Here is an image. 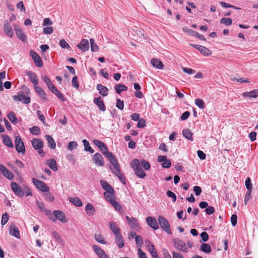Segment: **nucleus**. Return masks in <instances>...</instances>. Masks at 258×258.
Segmentation results:
<instances>
[{
    "label": "nucleus",
    "instance_id": "nucleus-51",
    "mask_svg": "<svg viewBox=\"0 0 258 258\" xmlns=\"http://www.w3.org/2000/svg\"><path fill=\"white\" fill-rule=\"evenodd\" d=\"M52 93L56 95L57 97L61 101H64L66 100V99L63 94H61L57 88L55 89Z\"/></svg>",
    "mask_w": 258,
    "mask_h": 258
},
{
    "label": "nucleus",
    "instance_id": "nucleus-47",
    "mask_svg": "<svg viewBox=\"0 0 258 258\" xmlns=\"http://www.w3.org/2000/svg\"><path fill=\"white\" fill-rule=\"evenodd\" d=\"M195 104L200 109H204L205 107V104L201 98L196 99L195 100Z\"/></svg>",
    "mask_w": 258,
    "mask_h": 258
},
{
    "label": "nucleus",
    "instance_id": "nucleus-22",
    "mask_svg": "<svg viewBox=\"0 0 258 258\" xmlns=\"http://www.w3.org/2000/svg\"><path fill=\"white\" fill-rule=\"evenodd\" d=\"M9 233L17 238H20V232L18 228L13 224L11 225L10 227Z\"/></svg>",
    "mask_w": 258,
    "mask_h": 258
},
{
    "label": "nucleus",
    "instance_id": "nucleus-32",
    "mask_svg": "<svg viewBox=\"0 0 258 258\" xmlns=\"http://www.w3.org/2000/svg\"><path fill=\"white\" fill-rule=\"evenodd\" d=\"M147 248L153 258H159L153 244L147 245Z\"/></svg>",
    "mask_w": 258,
    "mask_h": 258
},
{
    "label": "nucleus",
    "instance_id": "nucleus-6",
    "mask_svg": "<svg viewBox=\"0 0 258 258\" xmlns=\"http://www.w3.org/2000/svg\"><path fill=\"white\" fill-rule=\"evenodd\" d=\"M15 144L16 151L22 155L25 153V148L23 142L19 136L15 137Z\"/></svg>",
    "mask_w": 258,
    "mask_h": 258
},
{
    "label": "nucleus",
    "instance_id": "nucleus-26",
    "mask_svg": "<svg viewBox=\"0 0 258 258\" xmlns=\"http://www.w3.org/2000/svg\"><path fill=\"white\" fill-rule=\"evenodd\" d=\"M2 137L3 138V143L6 146L9 147L10 148H13L14 147V145L8 136L2 135Z\"/></svg>",
    "mask_w": 258,
    "mask_h": 258
},
{
    "label": "nucleus",
    "instance_id": "nucleus-64",
    "mask_svg": "<svg viewBox=\"0 0 258 258\" xmlns=\"http://www.w3.org/2000/svg\"><path fill=\"white\" fill-rule=\"evenodd\" d=\"M53 32V28L52 27H46L43 29V32L45 34H50Z\"/></svg>",
    "mask_w": 258,
    "mask_h": 258
},
{
    "label": "nucleus",
    "instance_id": "nucleus-42",
    "mask_svg": "<svg viewBox=\"0 0 258 258\" xmlns=\"http://www.w3.org/2000/svg\"><path fill=\"white\" fill-rule=\"evenodd\" d=\"M70 202L77 207H81L82 206V201L77 197L70 198Z\"/></svg>",
    "mask_w": 258,
    "mask_h": 258
},
{
    "label": "nucleus",
    "instance_id": "nucleus-35",
    "mask_svg": "<svg viewBox=\"0 0 258 258\" xmlns=\"http://www.w3.org/2000/svg\"><path fill=\"white\" fill-rule=\"evenodd\" d=\"M114 191L113 189H112V191L106 190L103 193L104 197L109 203L110 202V200H114Z\"/></svg>",
    "mask_w": 258,
    "mask_h": 258
},
{
    "label": "nucleus",
    "instance_id": "nucleus-21",
    "mask_svg": "<svg viewBox=\"0 0 258 258\" xmlns=\"http://www.w3.org/2000/svg\"><path fill=\"white\" fill-rule=\"evenodd\" d=\"M93 102L101 111H105L106 110V107L100 97L94 98Z\"/></svg>",
    "mask_w": 258,
    "mask_h": 258
},
{
    "label": "nucleus",
    "instance_id": "nucleus-59",
    "mask_svg": "<svg viewBox=\"0 0 258 258\" xmlns=\"http://www.w3.org/2000/svg\"><path fill=\"white\" fill-rule=\"evenodd\" d=\"M72 86L75 88L78 89L79 87V83H78V77L77 76H75L72 81Z\"/></svg>",
    "mask_w": 258,
    "mask_h": 258
},
{
    "label": "nucleus",
    "instance_id": "nucleus-44",
    "mask_svg": "<svg viewBox=\"0 0 258 258\" xmlns=\"http://www.w3.org/2000/svg\"><path fill=\"white\" fill-rule=\"evenodd\" d=\"M52 234L53 237L54 239H55V240H56V241L57 242H58L60 244H63V240H62L61 237L60 236V235L59 234V233L57 232H56L55 231H53L52 232Z\"/></svg>",
    "mask_w": 258,
    "mask_h": 258
},
{
    "label": "nucleus",
    "instance_id": "nucleus-40",
    "mask_svg": "<svg viewBox=\"0 0 258 258\" xmlns=\"http://www.w3.org/2000/svg\"><path fill=\"white\" fill-rule=\"evenodd\" d=\"M201 250L206 253H210L212 251L211 246L206 243H204L201 246Z\"/></svg>",
    "mask_w": 258,
    "mask_h": 258
},
{
    "label": "nucleus",
    "instance_id": "nucleus-25",
    "mask_svg": "<svg viewBox=\"0 0 258 258\" xmlns=\"http://www.w3.org/2000/svg\"><path fill=\"white\" fill-rule=\"evenodd\" d=\"M34 88L35 90V91L37 92V93L39 95V96L41 98V99L43 100H47V97L46 93H45L43 89H42L41 88L37 86H34Z\"/></svg>",
    "mask_w": 258,
    "mask_h": 258
},
{
    "label": "nucleus",
    "instance_id": "nucleus-10",
    "mask_svg": "<svg viewBox=\"0 0 258 258\" xmlns=\"http://www.w3.org/2000/svg\"><path fill=\"white\" fill-rule=\"evenodd\" d=\"M174 244L175 248L180 251L184 252H188V248L186 246L185 242L179 239L174 240Z\"/></svg>",
    "mask_w": 258,
    "mask_h": 258
},
{
    "label": "nucleus",
    "instance_id": "nucleus-58",
    "mask_svg": "<svg viewBox=\"0 0 258 258\" xmlns=\"http://www.w3.org/2000/svg\"><path fill=\"white\" fill-rule=\"evenodd\" d=\"M116 107L120 110H122L124 107L123 101L121 100L120 99H117Z\"/></svg>",
    "mask_w": 258,
    "mask_h": 258
},
{
    "label": "nucleus",
    "instance_id": "nucleus-38",
    "mask_svg": "<svg viewBox=\"0 0 258 258\" xmlns=\"http://www.w3.org/2000/svg\"><path fill=\"white\" fill-rule=\"evenodd\" d=\"M82 142L83 143V145L84 146V150L85 151L89 152L90 153H93L94 152V150L91 148L89 142L87 140L84 139L82 141Z\"/></svg>",
    "mask_w": 258,
    "mask_h": 258
},
{
    "label": "nucleus",
    "instance_id": "nucleus-29",
    "mask_svg": "<svg viewBox=\"0 0 258 258\" xmlns=\"http://www.w3.org/2000/svg\"><path fill=\"white\" fill-rule=\"evenodd\" d=\"M153 67L159 69H162L164 67L163 63L159 59L152 58L151 61Z\"/></svg>",
    "mask_w": 258,
    "mask_h": 258
},
{
    "label": "nucleus",
    "instance_id": "nucleus-36",
    "mask_svg": "<svg viewBox=\"0 0 258 258\" xmlns=\"http://www.w3.org/2000/svg\"><path fill=\"white\" fill-rule=\"evenodd\" d=\"M182 135L183 136L187 139L190 141H193L192 134L189 129H184L182 131Z\"/></svg>",
    "mask_w": 258,
    "mask_h": 258
},
{
    "label": "nucleus",
    "instance_id": "nucleus-4",
    "mask_svg": "<svg viewBox=\"0 0 258 258\" xmlns=\"http://www.w3.org/2000/svg\"><path fill=\"white\" fill-rule=\"evenodd\" d=\"M49 218L53 222H56L57 219L62 223L67 222L65 215L60 210L54 211L53 215H49Z\"/></svg>",
    "mask_w": 258,
    "mask_h": 258
},
{
    "label": "nucleus",
    "instance_id": "nucleus-5",
    "mask_svg": "<svg viewBox=\"0 0 258 258\" xmlns=\"http://www.w3.org/2000/svg\"><path fill=\"white\" fill-rule=\"evenodd\" d=\"M158 223L161 228L165 231L168 234L172 233L170 224L168 221L163 217L159 216L158 218Z\"/></svg>",
    "mask_w": 258,
    "mask_h": 258
},
{
    "label": "nucleus",
    "instance_id": "nucleus-30",
    "mask_svg": "<svg viewBox=\"0 0 258 258\" xmlns=\"http://www.w3.org/2000/svg\"><path fill=\"white\" fill-rule=\"evenodd\" d=\"M45 138L47 141L48 147L51 149H54L56 147V144L53 138L50 135H46Z\"/></svg>",
    "mask_w": 258,
    "mask_h": 258
},
{
    "label": "nucleus",
    "instance_id": "nucleus-11",
    "mask_svg": "<svg viewBox=\"0 0 258 258\" xmlns=\"http://www.w3.org/2000/svg\"><path fill=\"white\" fill-rule=\"evenodd\" d=\"M11 188L14 192L18 196L22 197L24 196V191L22 187L17 183L12 182L11 183Z\"/></svg>",
    "mask_w": 258,
    "mask_h": 258
},
{
    "label": "nucleus",
    "instance_id": "nucleus-33",
    "mask_svg": "<svg viewBox=\"0 0 258 258\" xmlns=\"http://www.w3.org/2000/svg\"><path fill=\"white\" fill-rule=\"evenodd\" d=\"M15 32L17 36L22 41L25 42L26 40V36L21 29L16 28Z\"/></svg>",
    "mask_w": 258,
    "mask_h": 258
},
{
    "label": "nucleus",
    "instance_id": "nucleus-41",
    "mask_svg": "<svg viewBox=\"0 0 258 258\" xmlns=\"http://www.w3.org/2000/svg\"><path fill=\"white\" fill-rule=\"evenodd\" d=\"M198 50L204 55L208 56L212 54V52L210 49L202 45H201V48H198Z\"/></svg>",
    "mask_w": 258,
    "mask_h": 258
},
{
    "label": "nucleus",
    "instance_id": "nucleus-34",
    "mask_svg": "<svg viewBox=\"0 0 258 258\" xmlns=\"http://www.w3.org/2000/svg\"><path fill=\"white\" fill-rule=\"evenodd\" d=\"M85 210L87 214L89 216L93 215L95 212V208L90 203L87 204L85 207Z\"/></svg>",
    "mask_w": 258,
    "mask_h": 258
},
{
    "label": "nucleus",
    "instance_id": "nucleus-24",
    "mask_svg": "<svg viewBox=\"0 0 258 258\" xmlns=\"http://www.w3.org/2000/svg\"><path fill=\"white\" fill-rule=\"evenodd\" d=\"M115 242L119 248H122L124 245V241L121 233L115 235Z\"/></svg>",
    "mask_w": 258,
    "mask_h": 258
},
{
    "label": "nucleus",
    "instance_id": "nucleus-46",
    "mask_svg": "<svg viewBox=\"0 0 258 258\" xmlns=\"http://www.w3.org/2000/svg\"><path fill=\"white\" fill-rule=\"evenodd\" d=\"M110 203L116 210L120 211L122 210L120 205L114 200H110Z\"/></svg>",
    "mask_w": 258,
    "mask_h": 258
},
{
    "label": "nucleus",
    "instance_id": "nucleus-45",
    "mask_svg": "<svg viewBox=\"0 0 258 258\" xmlns=\"http://www.w3.org/2000/svg\"><path fill=\"white\" fill-rule=\"evenodd\" d=\"M8 118L11 121V122L13 124H16L18 122V119L16 118L15 113L13 112H10L8 114Z\"/></svg>",
    "mask_w": 258,
    "mask_h": 258
},
{
    "label": "nucleus",
    "instance_id": "nucleus-60",
    "mask_svg": "<svg viewBox=\"0 0 258 258\" xmlns=\"http://www.w3.org/2000/svg\"><path fill=\"white\" fill-rule=\"evenodd\" d=\"M136 243L137 246L141 247L143 243V241L142 237L140 235L136 236Z\"/></svg>",
    "mask_w": 258,
    "mask_h": 258
},
{
    "label": "nucleus",
    "instance_id": "nucleus-53",
    "mask_svg": "<svg viewBox=\"0 0 258 258\" xmlns=\"http://www.w3.org/2000/svg\"><path fill=\"white\" fill-rule=\"evenodd\" d=\"M9 219V216L8 213H5L2 215V220H1V224L2 225H5L8 221Z\"/></svg>",
    "mask_w": 258,
    "mask_h": 258
},
{
    "label": "nucleus",
    "instance_id": "nucleus-17",
    "mask_svg": "<svg viewBox=\"0 0 258 258\" xmlns=\"http://www.w3.org/2000/svg\"><path fill=\"white\" fill-rule=\"evenodd\" d=\"M158 161L159 162H162V166L164 168H169L171 163L169 160H168L166 156L160 155L158 157Z\"/></svg>",
    "mask_w": 258,
    "mask_h": 258
},
{
    "label": "nucleus",
    "instance_id": "nucleus-52",
    "mask_svg": "<svg viewBox=\"0 0 258 258\" xmlns=\"http://www.w3.org/2000/svg\"><path fill=\"white\" fill-rule=\"evenodd\" d=\"M245 186L248 190V191H251L252 185L251 182V180L249 177H247L245 181Z\"/></svg>",
    "mask_w": 258,
    "mask_h": 258
},
{
    "label": "nucleus",
    "instance_id": "nucleus-61",
    "mask_svg": "<svg viewBox=\"0 0 258 258\" xmlns=\"http://www.w3.org/2000/svg\"><path fill=\"white\" fill-rule=\"evenodd\" d=\"M233 81H236L237 82H239V83H249V81L248 79H243L242 78H237V77H233V78L231 79Z\"/></svg>",
    "mask_w": 258,
    "mask_h": 258
},
{
    "label": "nucleus",
    "instance_id": "nucleus-7",
    "mask_svg": "<svg viewBox=\"0 0 258 258\" xmlns=\"http://www.w3.org/2000/svg\"><path fill=\"white\" fill-rule=\"evenodd\" d=\"M99 149L110 163L117 160L115 156L111 152H108V148L104 143Z\"/></svg>",
    "mask_w": 258,
    "mask_h": 258
},
{
    "label": "nucleus",
    "instance_id": "nucleus-19",
    "mask_svg": "<svg viewBox=\"0 0 258 258\" xmlns=\"http://www.w3.org/2000/svg\"><path fill=\"white\" fill-rule=\"evenodd\" d=\"M4 31L9 37H12L14 35V31L11 25L6 22L4 25Z\"/></svg>",
    "mask_w": 258,
    "mask_h": 258
},
{
    "label": "nucleus",
    "instance_id": "nucleus-54",
    "mask_svg": "<svg viewBox=\"0 0 258 258\" xmlns=\"http://www.w3.org/2000/svg\"><path fill=\"white\" fill-rule=\"evenodd\" d=\"M141 164L145 170H149L150 169V164L145 160L142 159Z\"/></svg>",
    "mask_w": 258,
    "mask_h": 258
},
{
    "label": "nucleus",
    "instance_id": "nucleus-57",
    "mask_svg": "<svg viewBox=\"0 0 258 258\" xmlns=\"http://www.w3.org/2000/svg\"><path fill=\"white\" fill-rule=\"evenodd\" d=\"M77 143L75 141L71 142L69 143L68 148L69 150L72 151L76 149L77 147Z\"/></svg>",
    "mask_w": 258,
    "mask_h": 258
},
{
    "label": "nucleus",
    "instance_id": "nucleus-3",
    "mask_svg": "<svg viewBox=\"0 0 258 258\" xmlns=\"http://www.w3.org/2000/svg\"><path fill=\"white\" fill-rule=\"evenodd\" d=\"M131 166L135 172V174L138 177L143 178L146 174L144 170H142L141 164L138 159H134L131 163Z\"/></svg>",
    "mask_w": 258,
    "mask_h": 258
},
{
    "label": "nucleus",
    "instance_id": "nucleus-14",
    "mask_svg": "<svg viewBox=\"0 0 258 258\" xmlns=\"http://www.w3.org/2000/svg\"><path fill=\"white\" fill-rule=\"evenodd\" d=\"M0 170L4 176L9 179L12 180L14 177V174L9 171L4 165L0 164Z\"/></svg>",
    "mask_w": 258,
    "mask_h": 258
},
{
    "label": "nucleus",
    "instance_id": "nucleus-8",
    "mask_svg": "<svg viewBox=\"0 0 258 258\" xmlns=\"http://www.w3.org/2000/svg\"><path fill=\"white\" fill-rule=\"evenodd\" d=\"M33 183L35 186L39 190L48 192L49 190V187L43 182L36 178L32 179Z\"/></svg>",
    "mask_w": 258,
    "mask_h": 258
},
{
    "label": "nucleus",
    "instance_id": "nucleus-1",
    "mask_svg": "<svg viewBox=\"0 0 258 258\" xmlns=\"http://www.w3.org/2000/svg\"><path fill=\"white\" fill-rule=\"evenodd\" d=\"M23 91H19L17 95L13 96V99L15 100L22 102L24 104H29L30 101V97L25 95V93L28 94L30 93V89L26 86H23Z\"/></svg>",
    "mask_w": 258,
    "mask_h": 258
},
{
    "label": "nucleus",
    "instance_id": "nucleus-23",
    "mask_svg": "<svg viewBox=\"0 0 258 258\" xmlns=\"http://www.w3.org/2000/svg\"><path fill=\"white\" fill-rule=\"evenodd\" d=\"M31 144L35 150H37L39 148H43V142L42 140L38 139H34L31 141Z\"/></svg>",
    "mask_w": 258,
    "mask_h": 258
},
{
    "label": "nucleus",
    "instance_id": "nucleus-56",
    "mask_svg": "<svg viewBox=\"0 0 258 258\" xmlns=\"http://www.w3.org/2000/svg\"><path fill=\"white\" fill-rule=\"evenodd\" d=\"M59 44L63 48L69 49L70 47L69 44L64 39L60 40Z\"/></svg>",
    "mask_w": 258,
    "mask_h": 258
},
{
    "label": "nucleus",
    "instance_id": "nucleus-27",
    "mask_svg": "<svg viewBox=\"0 0 258 258\" xmlns=\"http://www.w3.org/2000/svg\"><path fill=\"white\" fill-rule=\"evenodd\" d=\"M96 88L101 95L103 96H106L107 95L108 89L106 87L103 86L101 84H98Z\"/></svg>",
    "mask_w": 258,
    "mask_h": 258
},
{
    "label": "nucleus",
    "instance_id": "nucleus-62",
    "mask_svg": "<svg viewBox=\"0 0 258 258\" xmlns=\"http://www.w3.org/2000/svg\"><path fill=\"white\" fill-rule=\"evenodd\" d=\"M166 194L168 197L171 198L172 199V201L173 202H175L176 201V196L173 192H172L170 190H168L166 192Z\"/></svg>",
    "mask_w": 258,
    "mask_h": 258
},
{
    "label": "nucleus",
    "instance_id": "nucleus-63",
    "mask_svg": "<svg viewBox=\"0 0 258 258\" xmlns=\"http://www.w3.org/2000/svg\"><path fill=\"white\" fill-rule=\"evenodd\" d=\"M137 124V127L139 128H142L146 126L145 120L143 118L139 119Z\"/></svg>",
    "mask_w": 258,
    "mask_h": 258
},
{
    "label": "nucleus",
    "instance_id": "nucleus-16",
    "mask_svg": "<svg viewBox=\"0 0 258 258\" xmlns=\"http://www.w3.org/2000/svg\"><path fill=\"white\" fill-rule=\"evenodd\" d=\"M146 222L148 225L154 230L159 229L158 224L156 219L152 217H148L146 218Z\"/></svg>",
    "mask_w": 258,
    "mask_h": 258
},
{
    "label": "nucleus",
    "instance_id": "nucleus-31",
    "mask_svg": "<svg viewBox=\"0 0 258 258\" xmlns=\"http://www.w3.org/2000/svg\"><path fill=\"white\" fill-rule=\"evenodd\" d=\"M47 165L53 171H56L57 170L58 168L55 160L51 159L47 161Z\"/></svg>",
    "mask_w": 258,
    "mask_h": 258
},
{
    "label": "nucleus",
    "instance_id": "nucleus-43",
    "mask_svg": "<svg viewBox=\"0 0 258 258\" xmlns=\"http://www.w3.org/2000/svg\"><path fill=\"white\" fill-rule=\"evenodd\" d=\"M100 183H101V184L104 190H105V191H106V190L112 191V189H113V188L112 187V186L109 183H108V182H107L106 181H105L104 180H101L100 181Z\"/></svg>",
    "mask_w": 258,
    "mask_h": 258
},
{
    "label": "nucleus",
    "instance_id": "nucleus-12",
    "mask_svg": "<svg viewBox=\"0 0 258 258\" xmlns=\"http://www.w3.org/2000/svg\"><path fill=\"white\" fill-rule=\"evenodd\" d=\"M30 54L33 58L35 65L38 67H42L43 66V62L39 55L33 50L30 51Z\"/></svg>",
    "mask_w": 258,
    "mask_h": 258
},
{
    "label": "nucleus",
    "instance_id": "nucleus-20",
    "mask_svg": "<svg viewBox=\"0 0 258 258\" xmlns=\"http://www.w3.org/2000/svg\"><path fill=\"white\" fill-rule=\"evenodd\" d=\"M109 228L114 235L120 234L121 230L116 223L113 221L109 223Z\"/></svg>",
    "mask_w": 258,
    "mask_h": 258
},
{
    "label": "nucleus",
    "instance_id": "nucleus-28",
    "mask_svg": "<svg viewBox=\"0 0 258 258\" xmlns=\"http://www.w3.org/2000/svg\"><path fill=\"white\" fill-rule=\"evenodd\" d=\"M242 95L245 97L255 98L258 96V89H255L249 92H245Z\"/></svg>",
    "mask_w": 258,
    "mask_h": 258
},
{
    "label": "nucleus",
    "instance_id": "nucleus-18",
    "mask_svg": "<svg viewBox=\"0 0 258 258\" xmlns=\"http://www.w3.org/2000/svg\"><path fill=\"white\" fill-rule=\"evenodd\" d=\"M77 47L79 48L81 50L85 52L88 50L89 48V43L87 39H82L80 43L77 45Z\"/></svg>",
    "mask_w": 258,
    "mask_h": 258
},
{
    "label": "nucleus",
    "instance_id": "nucleus-37",
    "mask_svg": "<svg viewBox=\"0 0 258 258\" xmlns=\"http://www.w3.org/2000/svg\"><path fill=\"white\" fill-rule=\"evenodd\" d=\"M93 248L96 254L99 257H100L105 253V251L102 248H101L99 246H98L97 245H93Z\"/></svg>",
    "mask_w": 258,
    "mask_h": 258
},
{
    "label": "nucleus",
    "instance_id": "nucleus-39",
    "mask_svg": "<svg viewBox=\"0 0 258 258\" xmlns=\"http://www.w3.org/2000/svg\"><path fill=\"white\" fill-rule=\"evenodd\" d=\"M114 89L117 94H120L122 91L126 90L127 88L124 85L118 84L114 86Z\"/></svg>",
    "mask_w": 258,
    "mask_h": 258
},
{
    "label": "nucleus",
    "instance_id": "nucleus-55",
    "mask_svg": "<svg viewBox=\"0 0 258 258\" xmlns=\"http://www.w3.org/2000/svg\"><path fill=\"white\" fill-rule=\"evenodd\" d=\"M96 240L101 244H106V242L104 240V238L100 234H96L95 235Z\"/></svg>",
    "mask_w": 258,
    "mask_h": 258
},
{
    "label": "nucleus",
    "instance_id": "nucleus-15",
    "mask_svg": "<svg viewBox=\"0 0 258 258\" xmlns=\"http://www.w3.org/2000/svg\"><path fill=\"white\" fill-rule=\"evenodd\" d=\"M26 74L28 76L29 80L33 83L34 86H37L38 84V79L36 74L30 71H26Z\"/></svg>",
    "mask_w": 258,
    "mask_h": 258
},
{
    "label": "nucleus",
    "instance_id": "nucleus-49",
    "mask_svg": "<svg viewBox=\"0 0 258 258\" xmlns=\"http://www.w3.org/2000/svg\"><path fill=\"white\" fill-rule=\"evenodd\" d=\"M91 49L92 52H97L99 50L98 46L95 43L94 40L92 38L90 39Z\"/></svg>",
    "mask_w": 258,
    "mask_h": 258
},
{
    "label": "nucleus",
    "instance_id": "nucleus-48",
    "mask_svg": "<svg viewBox=\"0 0 258 258\" xmlns=\"http://www.w3.org/2000/svg\"><path fill=\"white\" fill-rule=\"evenodd\" d=\"M220 22L221 24H224L226 26H230L232 23V20L230 18H222Z\"/></svg>",
    "mask_w": 258,
    "mask_h": 258
},
{
    "label": "nucleus",
    "instance_id": "nucleus-50",
    "mask_svg": "<svg viewBox=\"0 0 258 258\" xmlns=\"http://www.w3.org/2000/svg\"><path fill=\"white\" fill-rule=\"evenodd\" d=\"M29 131L30 133L34 135H38L40 132V128L37 126H34L30 128Z\"/></svg>",
    "mask_w": 258,
    "mask_h": 258
},
{
    "label": "nucleus",
    "instance_id": "nucleus-2",
    "mask_svg": "<svg viewBox=\"0 0 258 258\" xmlns=\"http://www.w3.org/2000/svg\"><path fill=\"white\" fill-rule=\"evenodd\" d=\"M112 167H110L112 173L116 175L119 179L120 181L123 184H126L125 178L122 173L121 172L119 165L117 160L114 161L112 163Z\"/></svg>",
    "mask_w": 258,
    "mask_h": 258
},
{
    "label": "nucleus",
    "instance_id": "nucleus-9",
    "mask_svg": "<svg viewBox=\"0 0 258 258\" xmlns=\"http://www.w3.org/2000/svg\"><path fill=\"white\" fill-rule=\"evenodd\" d=\"M125 219L130 227L136 231H139L141 227L139 224L138 220L134 217H130L128 216H125Z\"/></svg>",
    "mask_w": 258,
    "mask_h": 258
},
{
    "label": "nucleus",
    "instance_id": "nucleus-13",
    "mask_svg": "<svg viewBox=\"0 0 258 258\" xmlns=\"http://www.w3.org/2000/svg\"><path fill=\"white\" fill-rule=\"evenodd\" d=\"M92 160L97 166H103L104 165L103 158L100 153H96L93 156Z\"/></svg>",
    "mask_w": 258,
    "mask_h": 258
}]
</instances>
